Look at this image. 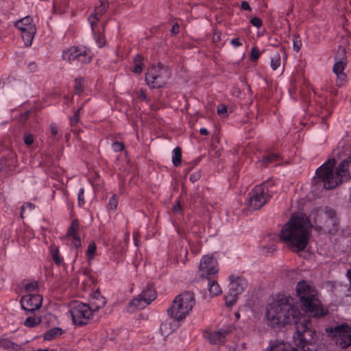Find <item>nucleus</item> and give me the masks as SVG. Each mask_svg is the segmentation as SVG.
Returning <instances> with one entry per match:
<instances>
[{
    "label": "nucleus",
    "instance_id": "obj_1",
    "mask_svg": "<svg viewBox=\"0 0 351 351\" xmlns=\"http://www.w3.org/2000/svg\"><path fill=\"white\" fill-rule=\"evenodd\" d=\"M267 324L274 329H280L295 324L296 331L293 339L302 351H317L318 336L313 328L311 318L302 315L291 296L283 295L268 304L266 308Z\"/></svg>",
    "mask_w": 351,
    "mask_h": 351
},
{
    "label": "nucleus",
    "instance_id": "obj_2",
    "mask_svg": "<svg viewBox=\"0 0 351 351\" xmlns=\"http://www.w3.org/2000/svg\"><path fill=\"white\" fill-rule=\"evenodd\" d=\"M351 179V156L336 165L334 158L329 159L315 171L311 192L314 197L324 190L335 189Z\"/></svg>",
    "mask_w": 351,
    "mask_h": 351
},
{
    "label": "nucleus",
    "instance_id": "obj_3",
    "mask_svg": "<svg viewBox=\"0 0 351 351\" xmlns=\"http://www.w3.org/2000/svg\"><path fill=\"white\" fill-rule=\"evenodd\" d=\"M311 235V223L307 216L301 213H293L282 226L279 239L294 252L303 251L308 245Z\"/></svg>",
    "mask_w": 351,
    "mask_h": 351
},
{
    "label": "nucleus",
    "instance_id": "obj_4",
    "mask_svg": "<svg viewBox=\"0 0 351 351\" xmlns=\"http://www.w3.org/2000/svg\"><path fill=\"white\" fill-rule=\"evenodd\" d=\"M296 293L303 309L317 318L324 317L328 310L323 308L318 298L317 291L306 280L300 281L296 286Z\"/></svg>",
    "mask_w": 351,
    "mask_h": 351
},
{
    "label": "nucleus",
    "instance_id": "obj_5",
    "mask_svg": "<svg viewBox=\"0 0 351 351\" xmlns=\"http://www.w3.org/2000/svg\"><path fill=\"white\" fill-rule=\"evenodd\" d=\"M195 304L194 293L191 291H185L176 297L167 312L175 320L181 321L186 318Z\"/></svg>",
    "mask_w": 351,
    "mask_h": 351
},
{
    "label": "nucleus",
    "instance_id": "obj_6",
    "mask_svg": "<svg viewBox=\"0 0 351 351\" xmlns=\"http://www.w3.org/2000/svg\"><path fill=\"white\" fill-rule=\"evenodd\" d=\"M93 57L92 51L84 45L70 47L63 50L62 53V59L69 62H77L88 64L92 61Z\"/></svg>",
    "mask_w": 351,
    "mask_h": 351
},
{
    "label": "nucleus",
    "instance_id": "obj_7",
    "mask_svg": "<svg viewBox=\"0 0 351 351\" xmlns=\"http://www.w3.org/2000/svg\"><path fill=\"white\" fill-rule=\"evenodd\" d=\"M169 78L168 70L160 65L149 69L145 75V81L151 88H158L163 86Z\"/></svg>",
    "mask_w": 351,
    "mask_h": 351
},
{
    "label": "nucleus",
    "instance_id": "obj_8",
    "mask_svg": "<svg viewBox=\"0 0 351 351\" xmlns=\"http://www.w3.org/2000/svg\"><path fill=\"white\" fill-rule=\"evenodd\" d=\"M69 312L72 317L73 322L77 325L87 324L93 315L91 307L88 304L77 301L73 302L71 304Z\"/></svg>",
    "mask_w": 351,
    "mask_h": 351
},
{
    "label": "nucleus",
    "instance_id": "obj_9",
    "mask_svg": "<svg viewBox=\"0 0 351 351\" xmlns=\"http://www.w3.org/2000/svg\"><path fill=\"white\" fill-rule=\"evenodd\" d=\"M14 25L20 30L25 45H32L33 39L36 33V27L33 23L32 18L29 16H25L17 21Z\"/></svg>",
    "mask_w": 351,
    "mask_h": 351
},
{
    "label": "nucleus",
    "instance_id": "obj_10",
    "mask_svg": "<svg viewBox=\"0 0 351 351\" xmlns=\"http://www.w3.org/2000/svg\"><path fill=\"white\" fill-rule=\"evenodd\" d=\"M330 333L335 338V343L345 349L351 346V326L341 324L331 328Z\"/></svg>",
    "mask_w": 351,
    "mask_h": 351
},
{
    "label": "nucleus",
    "instance_id": "obj_11",
    "mask_svg": "<svg viewBox=\"0 0 351 351\" xmlns=\"http://www.w3.org/2000/svg\"><path fill=\"white\" fill-rule=\"evenodd\" d=\"M22 308L25 311V315L39 309L43 303V297L39 294H27L21 299Z\"/></svg>",
    "mask_w": 351,
    "mask_h": 351
},
{
    "label": "nucleus",
    "instance_id": "obj_12",
    "mask_svg": "<svg viewBox=\"0 0 351 351\" xmlns=\"http://www.w3.org/2000/svg\"><path fill=\"white\" fill-rule=\"evenodd\" d=\"M156 298V292L152 287L144 289L138 298L130 302V306L138 309H143L149 305Z\"/></svg>",
    "mask_w": 351,
    "mask_h": 351
},
{
    "label": "nucleus",
    "instance_id": "obj_13",
    "mask_svg": "<svg viewBox=\"0 0 351 351\" xmlns=\"http://www.w3.org/2000/svg\"><path fill=\"white\" fill-rule=\"evenodd\" d=\"M109 5L108 0H97V2L95 4L94 12L88 19V23L93 30L94 26L97 25V22L107 12L109 8Z\"/></svg>",
    "mask_w": 351,
    "mask_h": 351
},
{
    "label": "nucleus",
    "instance_id": "obj_14",
    "mask_svg": "<svg viewBox=\"0 0 351 351\" xmlns=\"http://www.w3.org/2000/svg\"><path fill=\"white\" fill-rule=\"evenodd\" d=\"M17 158L13 154H10L0 160V173L5 177H8L16 173Z\"/></svg>",
    "mask_w": 351,
    "mask_h": 351
},
{
    "label": "nucleus",
    "instance_id": "obj_15",
    "mask_svg": "<svg viewBox=\"0 0 351 351\" xmlns=\"http://www.w3.org/2000/svg\"><path fill=\"white\" fill-rule=\"evenodd\" d=\"M274 183L273 180H268L259 185H256L253 189L250 197H272L274 195Z\"/></svg>",
    "mask_w": 351,
    "mask_h": 351
},
{
    "label": "nucleus",
    "instance_id": "obj_16",
    "mask_svg": "<svg viewBox=\"0 0 351 351\" xmlns=\"http://www.w3.org/2000/svg\"><path fill=\"white\" fill-rule=\"evenodd\" d=\"M199 271L202 275H212L218 272V263L213 256H204L200 261Z\"/></svg>",
    "mask_w": 351,
    "mask_h": 351
},
{
    "label": "nucleus",
    "instance_id": "obj_17",
    "mask_svg": "<svg viewBox=\"0 0 351 351\" xmlns=\"http://www.w3.org/2000/svg\"><path fill=\"white\" fill-rule=\"evenodd\" d=\"M79 225L78 220L73 219L65 236L71 241V245L76 248L81 246V240L77 234Z\"/></svg>",
    "mask_w": 351,
    "mask_h": 351
},
{
    "label": "nucleus",
    "instance_id": "obj_18",
    "mask_svg": "<svg viewBox=\"0 0 351 351\" xmlns=\"http://www.w3.org/2000/svg\"><path fill=\"white\" fill-rule=\"evenodd\" d=\"M229 291L234 295H239L243 292L247 286L245 280L241 277L234 275L229 276Z\"/></svg>",
    "mask_w": 351,
    "mask_h": 351
},
{
    "label": "nucleus",
    "instance_id": "obj_19",
    "mask_svg": "<svg viewBox=\"0 0 351 351\" xmlns=\"http://www.w3.org/2000/svg\"><path fill=\"white\" fill-rule=\"evenodd\" d=\"M282 158L278 153L274 152H267L265 153L261 158L258 161L263 167H267L270 165H278L280 163Z\"/></svg>",
    "mask_w": 351,
    "mask_h": 351
},
{
    "label": "nucleus",
    "instance_id": "obj_20",
    "mask_svg": "<svg viewBox=\"0 0 351 351\" xmlns=\"http://www.w3.org/2000/svg\"><path fill=\"white\" fill-rule=\"evenodd\" d=\"M264 351H298L291 343L282 340H271Z\"/></svg>",
    "mask_w": 351,
    "mask_h": 351
},
{
    "label": "nucleus",
    "instance_id": "obj_21",
    "mask_svg": "<svg viewBox=\"0 0 351 351\" xmlns=\"http://www.w3.org/2000/svg\"><path fill=\"white\" fill-rule=\"evenodd\" d=\"M229 331L226 329L213 331L205 335V337L212 344H221L225 342L226 337Z\"/></svg>",
    "mask_w": 351,
    "mask_h": 351
},
{
    "label": "nucleus",
    "instance_id": "obj_22",
    "mask_svg": "<svg viewBox=\"0 0 351 351\" xmlns=\"http://www.w3.org/2000/svg\"><path fill=\"white\" fill-rule=\"evenodd\" d=\"M267 203L266 199H245V205L249 210H256Z\"/></svg>",
    "mask_w": 351,
    "mask_h": 351
},
{
    "label": "nucleus",
    "instance_id": "obj_23",
    "mask_svg": "<svg viewBox=\"0 0 351 351\" xmlns=\"http://www.w3.org/2000/svg\"><path fill=\"white\" fill-rule=\"evenodd\" d=\"M27 318L24 321V325L28 328H34L39 325L41 322V317L36 313H28Z\"/></svg>",
    "mask_w": 351,
    "mask_h": 351
},
{
    "label": "nucleus",
    "instance_id": "obj_24",
    "mask_svg": "<svg viewBox=\"0 0 351 351\" xmlns=\"http://www.w3.org/2000/svg\"><path fill=\"white\" fill-rule=\"evenodd\" d=\"M107 24V22H106L103 25V29L102 32L98 31L97 32L95 30V26H94V30L91 28L94 40H95V43H97L98 47L101 48L103 47L106 44V38L104 35V29Z\"/></svg>",
    "mask_w": 351,
    "mask_h": 351
},
{
    "label": "nucleus",
    "instance_id": "obj_25",
    "mask_svg": "<svg viewBox=\"0 0 351 351\" xmlns=\"http://www.w3.org/2000/svg\"><path fill=\"white\" fill-rule=\"evenodd\" d=\"M233 110L234 108L232 106H226L221 103L217 107V113L221 119H225L233 112Z\"/></svg>",
    "mask_w": 351,
    "mask_h": 351
},
{
    "label": "nucleus",
    "instance_id": "obj_26",
    "mask_svg": "<svg viewBox=\"0 0 351 351\" xmlns=\"http://www.w3.org/2000/svg\"><path fill=\"white\" fill-rule=\"evenodd\" d=\"M208 289L211 296H217L221 293L222 290L217 282L215 280H209L208 282Z\"/></svg>",
    "mask_w": 351,
    "mask_h": 351
},
{
    "label": "nucleus",
    "instance_id": "obj_27",
    "mask_svg": "<svg viewBox=\"0 0 351 351\" xmlns=\"http://www.w3.org/2000/svg\"><path fill=\"white\" fill-rule=\"evenodd\" d=\"M62 334V329L59 327H55L47 330L44 335V339L47 341L52 340Z\"/></svg>",
    "mask_w": 351,
    "mask_h": 351
},
{
    "label": "nucleus",
    "instance_id": "obj_28",
    "mask_svg": "<svg viewBox=\"0 0 351 351\" xmlns=\"http://www.w3.org/2000/svg\"><path fill=\"white\" fill-rule=\"evenodd\" d=\"M134 65L132 68V71L136 74H139L143 71V58L137 55L134 59Z\"/></svg>",
    "mask_w": 351,
    "mask_h": 351
},
{
    "label": "nucleus",
    "instance_id": "obj_29",
    "mask_svg": "<svg viewBox=\"0 0 351 351\" xmlns=\"http://www.w3.org/2000/svg\"><path fill=\"white\" fill-rule=\"evenodd\" d=\"M182 162V149L180 147H176L173 150L172 162L175 167H178Z\"/></svg>",
    "mask_w": 351,
    "mask_h": 351
},
{
    "label": "nucleus",
    "instance_id": "obj_30",
    "mask_svg": "<svg viewBox=\"0 0 351 351\" xmlns=\"http://www.w3.org/2000/svg\"><path fill=\"white\" fill-rule=\"evenodd\" d=\"M50 253L53 262L59 265H60L63 259L60 256L59 250L56 245H51L50 247Z\"/></svg>",
    "mask_w": 351,
    "mask_h": 351
},
{
    "label": "nucleus",
    "instance_id": "obj_31",
    "mask_svg": "<svg viewBox=\"0 0 351 351\" xmlns=\"http://www.w3.org/2000/svg\"><path fill=\"white\" fill-rule=\"evenodd\" d=\"M97 250V245L95 243L91 242L88 246V249L86 252V255L88 262H91L94 258Z\"/></svg>",
    "mask_w": 351,
    "mask_h": 351
},
{
    "label": "nucleus",
    "instance_id": "obj_32",
    "mask_svg": "<svg viewBox=\"0 0 351 351\" xmlns=\"http://www.w3.org/2000/svg\"><path fill=\"white\" fill-rule=\"evenodd\" d=\"M84 92V79L78 77L75 80L74 93L80 95Z\"/></svg>",
    "mask_w": 351,
    "mask_h": 351
},
{
    "label": "nucleus",
    "instance_id": "obj_33",
    "mask_svg": "<svg viewBox=\"0 0 351 351\" xmlns=\"http://www.w3.org/2000/svg\"><path fill=\"white\" fill-rule=\"evenodd\" d=\"M281 64L280 56L278 53H274L271 58V67L275 71L276 70Z\"/></svg>",
    "mask_w": 351,
    "mask_h": 351
},
{
    "label": "nucleus",
    "instance_id": "obj_34",
    "mask_svg": "<svg viewBox=\"0 0 351 351\" xmlns=\"http://www.w3.org/2000/svg\"><path fill=\"white\" fill-rule=\"evenodd\" d=\"M84 104H82L74 114L70 118V124L71 126H75L79 122L80 114L83 109Z\"/></svg>",
    "mask_w": 351,
    "mask_h": 351
},
{
    "label": "nucleus",
    "instance_id": "obj_35",
    "mask_svg": "<svg viewBox=\"0 0 351 351\" xmlns=\"http://www.w3.org/2000/svg\"><path fill=\"white\" fill-rule=\"evenodd\" d=\"M302 46V42L300 36L298 34H295L293 38V50L296 52H299Z\"/></svg>",
    "mask_w": 351,
    "mask_h": 351
},
{
    "label": "nucleus",
    "instance_id": "obj_36",
    "mask_svg": "<svg viewBox=\"0 0 351 351\" xmlns=\"http://www.w3.org/2000/svg\"><path fill=\"white\" fill-rule=\"evenodd\" d=\"M237 295L229 291L228 294L225 297L226 305L228 307H230L234 304L237 300Z\"/></svg>",
    "mask_w": 351,
    "mask_h": 351
},
{
    "label": "nucleus",
    "instance_id": "obj_37",
    "mask_svg": "<svg viewBox=\"0 0 351 351\" xmlns=\"http://www.w3.org/2000/svg\"><path fill=\"white\" fill-rule=\"evenodd\" d=\"M35 208V205L32 203H27L21 206V217L24 218L27 214V212L33 210Z\"/></svg>",
    "mask_w": 351,
    "mask_h": 351
},
{
    "label": "nucleus",
    "instance_id": "obj_38",
    "mask_svg": "<svg viewBox=\"0 0 351 351\" xmlns=\"http://www.w3.org/2000/svg\"><path fill=\"white\" fill-rule=\"evenodd\" d=\"M346 64L343 61L337 62L333 66V72L337 75L343 73Z\"/></svg>",
    "mask_w": 351,
    "mask_h": 351
},
{
    "label": "nucleus",
    "instance_id": "obj_39",
    "mask_svg": "<svg viewBox=\"0 0 351 351\" xmlns=\"http://www.w3.org/2000/svg\"><path fill=\"white\" fill-rule=\"evenodd\" d=\"M38 287V285L36 281L30 282L25 285V290L28 294H29L31 292L37 290Z\"/></svg>",
    "mask_w": 351,
    "mask_h": 351
},
{
    "label": "nucleus",
    "instance_id": "obj_40",
    "mask_svg": "<svg viewBox=\"0 0 351 351\" xmlns=\"http://www.w3.org/2000/svg\"><path fill=\"white\" fill-rule=\"evenodd\" d=\"M260 56H261V53L259 52L257 47H252L250 54V59L252 62H257Z\"/></svg>",
    "mask_w": 351,
    "mask_h": 351
},
{
    "label": "nucleus",
    "instance_id": "obj_41",
    "mask_svg": "<svg viewBox=\"0 0 351 351\" xmlns=\"http://www.w3.org/2000/svg\"><path fill=\"white\" fill-rule=\"evenodd\" d=\"M1 345L3 347L8 349L17 350L19 348L18 345L8 339L2 341Z\"/></svg>",
    "mask_w": 351,
    "mask_h": 351
},
{
    "label": "nucleus",
    "instance_id": "obj_42",
    "mask_svg": "<svg viewBox=\"0 0 351 351\" xmlns=\"http://www.w3.org/2000/svg\"><path fill=\"white\" fill-rule=\"evenodd\" d=\"M96 303H95V306H93L92 309H93V312L94 311H97L98 310L99 308L101 307H103L105 304H106V301H105V299L102 297H98L96 298Z\"/></svg>",
    "mask_w": 351,
    "mask_h": 351
},
{
    "label": "nucleus",
    "instance_id": "obj_43",
    "mask_svg": "<svg viewBox=\"0 0 351 351\" xmlns=\"http://www.w3.org/2000/svg\"><path fill=\"white\" fill-rule=\"evenodd\" d=\"M124 147V144L122 142L115 141L112 144V148L115 152L123 150Z\"/></svg>",
    "mask_w": 351,
    "mask_h": 351
},
{
    "label": "nucleus",
    "instance_id": "obj_44",
    "mask_svg": "<svg viewBox=\"0 0 351 351\" xmlns=\"http://www.w3.org/2000/svg\"><path fill=\"white\" fill-rule=\"evenodd\" d=\"M337 84L339 86H343L346 82V75L344 73L337 74Z\"/></svg>",
    "mask_w": 351,
    "mask_h": 351
},
{
    "label": "nucleus",
    "instance_id": "obj_45",
    "mask_svg": "<svg viewBox=\"0 0 351 351\" xmlns=\"http://www.w3.org/2000/svg\"><path fill=\"white\" fill-rule=\"evenodd\" d=\"M250 23L257 28H260L263 25L262 20L257 16H254L250 20Z\"/></svg>",
    "mask_w": 351,
    "mask_h": 351
},
{
    "label": "nucleus",
    "instance_id": "obj_46",
    "mask_svg": "<svg viewBox=\"0 0 351 351\" xmlns=\"http://www.w3.org/2000/svg\"><path fill=\"white\" fill-rule=\"evenodd\" d=\"M24 143L26 145H32L34 143V136L30 134H25L24 136Z\"/></svg>",
    "mask_w": 351,
    "mask_h": 351
},
{
    "label": "nucleus",
    "instance_id": "obj_47",
    "mask_svg": "<svg viewBox=\"0 0 351 351\" xmlns=\"http://www.w3.org/2000/svg\"><path fill=\"white\" fill-rule=\"evenodd\" d=\"M118 205V199H110L109 203L107 205L108 210H114L117 208Z\"/></svg>",
    "mask_w": 351,
    "mask_h": 351
},
{
    "label": "nucleus",
    "instance_id": "obj_48",
    "mask_svg": "<svg viewBox=\"0 0 351 351\" xmlns=\"http://www.w3.org/2000/svg\"><path fill=\"white\" fill-rule=\"evenodd\" d=\"M27 69L29 72L34 73L38 69V65L35 62H30L27 64Z\"/></svg>",
    "mask_w": 351,
    "mask_h": 351
},
{
    "label": "nucleus",
    "instance_id": "obj_49",
    "mask_svg": "<svg viewBox=\"0 0 351 351\" xmlns=\"http://www.w3.org/2000/svg\"><path fill=\"white\" fill-rule=\"evenodd\" d=\"M50 130L53 137H56L58 133V128L56 124L51 123L50 125Z\"/></svg>",
    "mask_w": 351,
    "mask_h": 351
},
{
    "label": "nucleus",
    "instance_id": "obj_50",
    "mask_svg": "<svg viewBox=\"0 0 351 351\" xmlns=\"http://www.w3.org/2000/svg\"><path fill=\"white\" fill-rule=\"evenodd\" d=\"M199 178H200V173H199V172L193 173V174H191L190 176V180L192 182H195L197 181Z\"/></svg>",
    "mask_w": 351,
    "mask_h": 351
},
{
    "label": "nucleus",
    "instance_id": "obj_51",
    "mask_svg": "<svg viewBox=\"0 0 351 351\" xmlns=\"http://www.w3.org/2000/svg\"><path fill=\"white\" fill-rule=\"evenodd\" d=\"M230 43L234 47H239L242 46V43L239 40L238 38H233L230 40Z\"/></svg>",
    "mask_w": 351,
    "mask_h": 351
},
{
    "label": "nucleus",
    "instance_id": "obj_52",
    "mask_svg": "<svg viewBox=\"0 0 351 351\" xmlns=\"http://www.w3.org/2000/svg\"><path fill=\"white\" fill-rule=\"evenodd\" d=\"M172 210L176 213H179L181 210L180 203L179 202H177V203L173 206Z\"/></svg>",
    "mask_w": 351,
    "mask_h": 351
},
{
    "label": "nucleus",
    "instance_id": "obj_53",
    "mask_svg": "<svg viewBox=\"0 0 351 351\" xmlns=\"http://www.w3.org/2000/svg\"><path fill=\"white\" fill-rule=\"evenodd\" d=\"M241 8L243 10H246V11L251 10L250 5H249V3L247 1H242L241 4Z\"/></svg>",
    "mask_w": 351,
    "mask_h": 351
},
{
    "label": "nucleus",
    "instance_id": "obj_54",
    "mask_svg": "<svg viewBox=\"0 0 351 351\" xmlns=\"http://www.w3.org/2000/svg\"><path fill=\"white\" fill-rule=\"evenodd\" d=\"M180 31V27L179 25L177 24V23H175L173 26H172V29H171V32L173 34H178Z\"/></svg>",
    "mask_w": 351,
    "mask_h": 351
},
{
    "label": "nucleus",
    "instance_id": "obj_55",
    "mask_svg": "<svg viewBox=\"0 0 351 351\" xmlns=\"http://www.w3.org/2000/svg\"><path fill=\"white\" fill-rule=\"evenodd\" d=\"M199 133L202 135L206 136V135L208 134V130L206 128H201L200 130H199Z\"/></svg>",
    "mask_w": 351,
    "mask_h": 351
},
{
    "label": "nucleus",
    "instance_id": "obj_56",
    "mask_svg": "<svg viewBox=\"0 0 351 351\" xmlns=\"http://www.w3.org/2000/svg\"><path fill=\"white\" fill-rule=\"evenodd\" d=\"M78 199V206L80 207H84L85 204V199Z\"/></svg>",
    "mask_w": 351,
    "mask_h": 351
},
{
    "label": "nucleus",
    "instance_id": "obj_57",
    "mask_svg": "<svg viewBox=\"0 0 351 351\" xmlns=\"http://www.w3.org/2000/svg\"><path fill=\"white\" fill-rule=\"evenodd\" d=\"M84 195V189H80V191H79V193H78V197H81V196Z\"/></svg>",
    "mask_w": 351,
    "mask_h": 351
},
{
    "label": "nucleus",
    "instance_id": "obj_58",
    "mask_svg": "<svg viewBox=\"0 0 351 351\" xmlns=\"http://www.w3.org/2000/svg\"><path fill=\"white\" fill-rule=\"evenodd\" d=\"M327 213H328V215H330V216H332L334 215V211L332 209L328 210Z\"/></svg>",
    "mask_w": 351,
    "mask_h": 351
},
{
    "label": "nucleus",
    "instance_id": "obj_59",
    "mask_svg": "<svg viewBox=\"0 0 351 351\" xmlns=\"http://www.w3.org/2000/svg\"><path fill=\"white\" fill-rule=\"evenodd\" d=\"M236 317H237V318H239V313H236Z\"/></svg>",
    "mask_w": 351,
    "mask_h": 351
},
{
    "label": "nucleus",
    "instance_id": "obj_60",
    "mask_svg": "<svg viewBox=\"0 0 351 351\" xmlns=\"http://www.w3.org/2000/svg\"><path fill=\"white\" fill-rule=\"evenodd\" d=\"M88 99H86L85 102H84L82 104H85L86 102H88Z\"/></svg>",
    "mask_w": 351,
    "mask_h": 351
},
{
    "label": "nucleus",
    "instance_id": "obj_61",
    "mask_svg": "<svg viewBox=\"0 0 351 351\" xmlns=\"http://www.w3.org/2000/svg\"><path fill=\"white\" fill-rule=\"evenodd\" d=\"M88 99H86L85 102H84L82 104H85L86 102H88Z\"/></svg>",
    "mask_w": 351,
    "mask_h": 351
},
{
    "label": "nucleus",
    "instance_id": "obj_62",
    "mask_svg": "<svg viewBox=\"0 0 351 351\" xmlns=\"http://www.w3.org/2000/svg\"><path fill=\"white\" fill-rule=\"evenodd\" d=\"M348 271H351V270H348Z\"/></svg>",
    "mask_w": 351,
    "mask_h": 351
}]
</instances>
